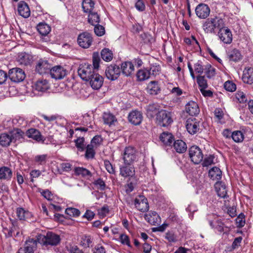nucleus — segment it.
<instances>
[{
  "label": "nucleus",
  "instance_id": "nucleus-25",
  "mask_svg": "<svg viewBox=\"0 0 253 253\" xmlns=\"http://www.w3.org/2000/svg\"><path fill=\"white\" fill-rule=\"evenodd\" d=\"M121 70L122 73L125 76H130L134 71V65L130 61H126L122 63Z\"/></svg>",
  "mask_w": 253,
  "mask_h": 253
},
{
  "label": "nucleus",
  "instance_id": "nucleus-1",
  "mask_svg": "<svg viewBox=\"0 0 253 253\" xmlns=\"http://www.w3.org/2000/svg\"><path fill=\"white\" fill-rule=\"evenodd\" d=\"M36 240L43 246L48 245L55 246L60 243L61 239L58 235L51 232H48L46 235H38Z\"/></svg>",
  "mask_w": 253,
  "mask_h": 253
},
{
  "label": "nucleus",
  "instance_id": "nucleus-5",
  "mask_svg": "<svg viewBox=\"0 0 253 253\" xmlns=\"http://www.w3.org/2000/svg\"><path fill=\"white\" fill-rule=\"evenodd\" d=\"M189 155L191 161L195 164H198L203 159V154L201 149L197 146H192L189 150Z\"/></svg>",
  "mask_w": 253,
  "mask_h": 253
},
{
  "label": "nucleus",
  "instance_id": "nucleus-54",
  "mask_svg": "<svg viewBox=\"0 0 253 253\" xmlns=\"http://www.w3.org/2000/svg\"><path fill=\"white\" fill-rule=\"evenodd\" d=\"M225 89L230 92L234 91L236 89V84L230 81H227L224 83V85Z\"/></svg>",
  "mask_w": 253,
  "mask_h": 253
},
{
  "label": "nucleus",
  "instance_id": "nucleus-20",
  "mask_svg": "<svg viewBox=\"0 0 253 253\" xmlns=\"http://www.w3.org/2000/svg\"><path fill=\"white\" fill-rule=\"evenodd\" d=\"M185 110L191 116H196L200 112L199 107L196 102L193 101H189L185 106Z\"/></svg>",
  "mask_w": 253,
  "mask_h": 253
},
{
  "label": "nucleus",
  "instance_id": "nucleus-44",
  "mask_svg": "<svg viewBox=\"0 0 253 253\" xmlns=\"http://www.w3.org/2000/svg\"><path fill=\"white\" fill-rule=\"evenodd\" d=\"M102 58L105 61H110L113 59L112 51L108 48H104L101 52Z\"/></svg>",
  "mask_w": 253,
  "mask_h": 253
},
{
  "label": "nucleus",
  "instance_id": "nucleus-50",
  "mask_svg": "<svg viewBox=\"0 0 253 253\" xmlns=\"http://www.w3.org/2000/svg\"><path fill=\"white\" fill-rule=\"evenodd\" d=\"M236 223L238 228L243 227L245 224V215L240 213L236 219Z\"/></svg>",
  "mask_w": 253,
  "mask_h": 253
},
{
  "label": "nucleus",
  "instance_id": "nucleus-45",
  "mask_svg": "<svg viewBox=\"0 0 253 253\" xmlns=\"http://www.w3.org/2000/svg\"><path fill=\"white\" fill-rule=\"evenodd\" d=\"M74 171L78 175H81L84 177L91 176V172L88 169L82 167L76 168Z\"/></svg>",
  "mask_w": 253,
  "mask_h": 253
},
{
  "label": "nucleus",
  "instance_id": "nucleus-47",
  "mask_svg": "<svg viewBox=\"0 0 253 253\" xmlns=\"http://www.w3.org/2000/svg\"><path fill=\"white\" fill-rule=\"evenodd\" d=\"M48 156L46 154L39 155L35 157V162L41 165H44L47 161Z\"/></svg>",
  "mask_w": 253,
  "mask_h": 253
},
{
  "label": "nucleus",
  "instance_id": "nucleus-31",
  "mask_svg": "<svg viewBox=\"0 0 253 253\" xmlns=\"http://www.w3.org/2000/svg\"><path fill=\"white\" fill-rule=\"evenodd\" d=\"M209 176L212 180L218 181L222 177V171L217 167H214L209 171Z\"/></svg>",
  "mask_w": 253,
  "mask_h": 253
},
{
  "label": "nucleus",
  "instance_id": "nucleus-62",
  "mask_svg": "<svg viewBox=\"0 0 253 253\" xmlns=\"http://www.w3.org/2000/svg\"><path fill=\"white\" fill-rule=\"evenodd\" d=\"M120 241L123 244H126L130 246V242L128 236L126 234H122L120 236Z\"/></svg>",
  "mask_w": 253,
  "mask_h": 253
},
{
  "label": "nucleus",
  "instance_id": "nucleus-53",
  "mask_svg": "<svg viewBox=\"0 0 253 253\" xmlns=\"http://www.w3.org/2000/svg\"><path fill=\"white\" fill-rule=\"evenodd\" d=\"M197 82L200 89L206 88L208 86L206 80L204 76H198Z\"/></svg>",
  "mask_w": 253,
  "mask_h": 253
},
{
  "label": "nucleus",
  "instance_id": "nucleus-36",
  "mask_svg": "<svg viewBox=\"0 0 253 253\" xmlns=\"http://www.w3.org/2000/svg\"><path fill=\"white\" fill-rule=\"evenodd\" d=\"M39 33L43 36L47 35L51 31L50 27L45 23H40L37 27Z\"/></svg>",
  "mask_w": 253,
  "mask_h": 253
},
{
  "label": "nucleus",
  "instance_id": "nucleus-43",
  "mask_svg": "<svg viewBox=\"0 0 253 253\" xmlns=\"http://www.w3.org/2000/svg\"><path fill=\"white\" fill-rule=\"evenodd\" d=\"M100 21V17L97 13L91 12L88 16V22L92 25H97Z\"/></svg>",
  "mask_w": 253,
  "mask_h": 253
},
{
  "label": "nucleus",
  "instance_id": "nucleus-38",
  "mask_svg": "<svg viewBox=\"0 0 253 253\" xmlns=\"http://www.w3.org/2000/svg\"><path fill=\"white\" fill-rule=\"evenodd\" d=\"M16 215L17 217L20 220H26V219L29 218L31 214V213L23 208H18L16 209Z\"/></svg>",
  "mask_w": 253,
  "mask_h": 253
},
{
  "label": "nucleus",
  "instance_id": "nucleus-27",
  "mask_svg": "<svg viewBox=\"0 0 253 253\" xmlns=\"http://www.w3.org/2000/svg\"><path fill=\"white\" fill-rule=\"evenodd\" d=\"M12 176L11 169L7 167L0 168V180H10Z\"/></svg>",
  "mask_w": 253,
  "mask_h": 253
},
{
  "label": "nucleus",
  "instance_id": "nucleus-48",
  "mask_svg": "<svg viewBox=\"0 0 253 253\" xmlns=\"http://www.w3.org/2000/svg\"><path fill=\"white\" fill-rule=\"evenodd\" d=\"M205 73L209 78L213 77L215 74V69L210 64H207L205 68Z\"/></svg>",
  "mask_w": 253,
  "mask_h": 253
},
{
  "label": "nucleus",
  "instance_id": "nucleus-4",
  "mask_svg": "<svg viewBox=\"0 0 253 253\" xmlns=\"http://www.w3.org/2000/svg\"><path fill=\"white\" fill-rule=\"evenodd\" d=\"M156 120L157 123L162 126H168L172 122L170 113L165 110H161L157 113Z\"/></svg>",
  "mask_w": 253,
  "mask_h": 253
},
{
  "label": "nucleus",
  "instance_id": "nucleus-19",
  "mask_svg": "<svg viewBox=\"0 0 253 253\" xmlns=\"http://www.w3.org/2000/svg\"><path fill=\"white\" fill-rule=\"evenodd\" d=\"M145 219L152 225H156L161 222V218L154 211H150L145 215Z\"/></svg>",
  "mask_w": 253,
  "mask_h": 253
},
{
  "label": "nucleus",
  "instance_id": "nucleus-10",
  "mask_svg": "<svg viewBox=\"0 0 253 253\" xmlns=\"http://www.w3.org/2000/svg\"><path fill=\"white\" fill-rule=\"evenodd\" d=\"M37 247V240L29 239L26 241L24 247L20 248L17 253H34Z\"/></svg>",
  "mask_w": 253,
  "mask_h": 253
},
{
  "label": "nucleus",
  "instance_id": "nucleus-28",
  "mask_svg": "<svg viewBox=\"0 0 253 253\" xmlns=\"http://www.w3.org/2000/svg\"><path fill=\"white\" fill-rule=\"evenodd\" d=\"M49 84L45 80H39L33 85L34 88L38 91H44L49 88Z\"/></svg>",
  "mask_w": 253,
  "mask_h": 253
},
{
  "label": "nucleus",
  "instance_id": "nucleus-9",
  "mask_svg": "<svg viewBox=\"0 0 253 253\" xmlns=\"http://www.w3.org/2000/svg\"><path fill=\"white\" fill-rule=\"evenodd\" d=\"M136 159L135 150L133 147L126 148L123 154V160L124 164H132Z\"/></svg>",
  "mask_w": 253,
  "mask_h": 253
},
{
  "label": "nucleus",
  "instance_id": "nucleus-33",
  "mask_svg": "<svg viewBox=\"0 0 253 253\" xmlns=\"http://www.w3.org/2000/svg\"><path fill=\"white\" fill-rule=\"evenodd\" d=\"M227 55L229 60L234 62L240 60L242 57L239 50L235 48L229 50L227 52Z\"/></svg>",
  "mask_w": 253,
  "mask_h": 253
},
{
  "label": "nucleus",
  "instance_id": "nucleus-63",
  "mask_svg": "<svg viewBox=\"0 0 253 253\" xmlns=\"http://www.w3.org/2000/svg\"><path fill=\"white\" fill-rule=\"evenodd\" d=\"M165 238L169 242H175L177 240L176 236L170 232H168L166 234Z\"/></svg>",
  "mask_w": 253,
  "mask_h": 253
},
{
  "label": "nucleus",
  "instance_id": "nucleus-37",
  "mask_svg": "<svg viewBox=\"0 0 253 253\" xmlns=\"http://www.w3.org/2000/svg\"><path fill=\"white\" fill-rule=\"evenodd\" d=\"M12 142L10 134L3 133L0 134V145L2 146H8Z\"/></svg>",
  "mask_w": 253,
  "mask_h": 253
},
{
  "label": "nucleus",
  "instance_id": "nucleus-2",
  "mask_svg": "<svg viewBox=\"0 0 253 253\" xmlns=\"http://www.w3.org/2000/svg\"><path fill=\"white\" fill-rule=\"evenodd\" d=\"M223 22L221 19L217 17L208 19L203 25V29L206 33H214L215 29L223 27Z\"/></svg>",
  "mask_w": 253,
  "mask_h": 253
},
{
  "label": "nucleus",
  "instance_id": "nucleus-39",
  "mask_svg": "<svg viewBox=\"0 0 253 253\" xmlns=\"http://www.w3.org/2000/svg\"><path fill=\"white\" fill-rule=\"evenodd\" d=\"M150 72L146 69L139 70L136 74L137 79L139 81L146 80L150 78Z\"/></svg>",
  "mask_w": 253,
  "mask_h": 253
},
{
  "label": "nucleus",
  "instance_id": "nucleus-40",
  "mask_svg": "<svg viewBox=\"0 0 253 253\" xmlns=\"http://www.w3.org/2000/svg\"><path fill=\"white\" fill-rule=\"evenodd\" d=\"M209 224L212 228H214L219 232L224 231V224L220 219H216L215 221H209Z\"/></svg>",
  "mask_w": 253,
  "mask_h": 253
},
{
  "label": "nucleus",
  "instance_id": "nucleus-18",
  "mask_svg": "<svg viewBox=\"0 0 253 253\" xmlns=\"http://www.w3.org/2000/svg\"><path fill=\"white\" fill-rule=\"evenodd\" d=\"M88 81H89V84L93 89H98L102 85L103 79L98 74L94 73Z\"/></svg>",
  "mask_w": 253,
  "mask_h": 253
},
{
  "label": "nucleus",
  "instance_id": "nucleus-26",
  "mask_svg": "<svg viewBox=\"0 0 253 253\" xmlns=\"http://www.w3.org/2000/svg\"><path fill=\"white\" fill-rule=\"evenodd\" d=\"M26 135L29 138H31L38 141H43L44 140L40 132L35 128L29 129L26 132Z\"/></svg>",
  "mask_w": 253,
  "mask_h": 253
},
{
  "label": "nucleus",
  "instance_id": "nucleus-35",
  "mask_svg": "<svg viewBox=\"0 0 253 253\" xmlns=\"http://www.w3.org/2000/svg\"><path fill=\"white\" fill-rule=\"evenodd\" d=\"M173 147L176 152L178 153H183L187 149L186 143L181 140H177L173 143Z\"/></svg>",
  "mask_w": 253,
  "mask_h": 253
},
{
  "label": "nucleus",
  "instance_id": "nucleus-52",
  "mask_svg": "<svg viewBox=\"0 0 253 253\" xmlns=\"http://www.w3.org/2000/svg\"><path fill=\"white\" fill-rule=\"evenodd\" d=\"M94 147L91 144L88 145L86 147L85 157L87 159L93 158L94 156L95 152L93 149Z\"/></svg>",
  "mask_w": 253,
  "mask_h": 253
},
{
  "label": "nucleus",
  "instance_id": "nucleus-42",
  "mask_svg": "<svg viewBox=\"0 0 253 253\" xmlns=\"http://www.w3.org/2000/svg\"><path fill=\"white\" fill-rule=\"evenodd\" d=\"M103 119L105 124L111 126L117 121L115 116L110 113H104Z\"/></svg>",
  "mask_w": 253,
  "mask_h": 253
},
{
  "label": "nucleus",
  "instance_id": "nucleus-3",
  "mask_svg": "<svg viewBox=\"0 0 253 253\" xmlns=\"http://www.w3.org/2000/svg\"><path fill=\"white\" fill-rule=\"evenodd\" d=\"M78 72L80 77L83 80L86 81H89V79L95 73L93 67L88 63L81 65L78 69Z\"/></svg>",
  "mask_w": 253,
  "mask_h": 253
},
{
  "label": "nucleus",
  "instance_id": "nucleus-22",
  "mask_svg": "<svg viewBox=\"0 0 253 253\" xmlns=\"http://www.w3.org/2000/svg\"><path fill=\"white\" fill-rule=\"evenodd\" d=\"M244 83L252 84H253V68L247 67L244 69L242 76Z\"/></svg>",
  "mask_w": 253,
  "mask_h": 253
},
{
  "label": "nucleus",
  "instance_id": "nucleus-57",
  "mask_svg": "<svg viewBox=\"0 0 253 253\" xmlns=\"http://www.w3.org/2000/svg\"><path fill=\"white\" fill-rule=\"evenodd\" d=\"M236 98L240 103L245 102L247 100L245 94L241 91H238L236 93Z\"/></svg>",
  "mask_w": 253,
  "mask_h": 253
},
{
  "label": "nucleus",
  "instance_id": "nucleus-21",
  "mask_svg": "<svg viewBox=\"0 0 253 253\" xmlns=\"http://www.w3.org/2000/svg\"><path fill=\"white\" fill-rule=\"evenodd\" d=\"M17 60L20 64L26 66L32 63L33 57L31 55L26 52H21L19 53Z\"/></svg>",
  "mask_w": 253,
  "mask_h": 253
},
{
  "label": "nucleus",
  "instance_id": "nucleus-56",
  "mask_svg": "<svg viewBox=\"0 0 253 253\" xmlns=\"http://www.w3.org/2000/svg\"><path fill=\"white\" fill-rule=\"evenodd\" d=\"M194 71L196 73L201 74L203 73L205 68L202 64V62L199 61L196 63L194 65Z\"/></svg>",
  "mask_w": 253,
  "mask_h": 253
},
{
  "label": "nucleus",
  "instance_id": "nucleus-11",
  "mask_svg": "<svg viewBox=\"0 0 253 253\" xmlns=\"http://www.w3.org/2000/svg\"><path fill=\"white\" fill-rule=\"evenodd\" d=\"M219 38L224 43L229 44L232 41V34L227 28L221 27L218 33Z\"/></svg>",
  "mask_w": 253,
  "mask_h": 253
},
{
  "label": "nucleus",
  "instance_id": "nucleus-13",
  "mask_svg": "<svg viewBox=\"0 0 253 253\" xmlns=\"http://www.w3.org/2000/svg\"><path fill=\"white\" fill-rule=\"evenodd\" d=\"M106 77L111 80L117 79L121 73L120 67L116 65H111L108 66L105 71Z\"/></svg>",
  "mask_w": 253,
  "mask_h": 253
},
{
  "label": "nucleus",
  "instance_id": "nucleus-64",
  "mask_svg": "<svg viewBox=\"0 0 253 253\" xmlns=\"http://www.w3.org/2000/svg\"><path fill=\"white\" fill-rule=\"evenodd\" d=\"M41 193L47 200L51 201L52 200L53 194L48 190H43Z\"/></svg>",
  "mask_w": 253,
  "mask_h": 253
},
{
  "label": "nucleus",
  "instance_id": "nucleus-7",
  "mask_svg": "<svg viewBox=\"0 0 253 253\" xmlns=\"http://www.w3.org/2000/svg\"><path fill=\"white\" fill-rule=\"evenodd\" d=\"M8 77L11 81L18 83L24 80L25 74L21 69L14 68L9 71Z\"/></svg>",
  "mask_w": 253,
  "mask_h": 253
},
{
  "label": "nucleus",
  "instance_id": "nucleus-61",
  "mask_svg": "<svg viewBox=\"0 0 253 253\" xmlns=\"http://www.w3.org/2000/svg\"><path fill=\"white\" fill-rule=\"evenodd\" d=\"M84 140L83 137H79L77 138L75 141L76 147L81 151H83L84 148Z\"/></svg>",
  "mask_w": 253,
  "mask_h": 253
},
{
  "label": "nucleus",
  "instance_id": "nucleus-23",
  "mask_svg": "<svg viewBox=\"0 0 253 253\" xmlns=\"http://www.w3.org/2000/svg\"><path fill=\"white\" fill-rule=\"evenodd\" d=\"M18 12L24 18L29 17L31 13L28 4L23 1H20L18 4Z\"/></svg>",
  "mask_w": 253,
  "mask_h": 253
},
{
  "label": "nucleus",
  "instance_id": "nucleus-15",
  "mask_svg": "<svg viewBox=\"0 0 253 253\" xmlns=\"http://www.w3.org/2000/svg\"><path fill=\"white\" fill-rule=\"evenodd\" d=\"M120 174L124 177H132L135 174L134 167L132 164H123L120 166Z\"/></svg>",
  "mask_w": 253,
  "mask_h": 253
},
{
  "label": "nucleus",
  "instance_id": "nucleus-30",
  "mask_svg": "<svg viewBox=\"0 0 253 253\" xmlns=\"http://www.w3.org/2000/svg\"><path fill=\"white\" fill-rule=\"evenodd\" d=\"M216 192L219 197L225 198L227 195V191L225 184L221 182H216L214 185Z\"/></svg>",
  "mask_w": 253,
  "mask_h": 253
},
{
  "label": "nucleus",
  "instance_id": "nucleus-46",
  "mask_svg": "<svg viewBox=\"0 0 253 253\" xmlns=\"http://www.w3.org/2000/svg\"><path fill=\"white\" fill-rule=\"evenodd\" d=\"M233 140L236 142H241L244 139V134L239 130L234 131L231 134Z\"/></svg>",
  "mask_w": 253,
  "mask_h": 253
},
{
  "label": "nucleus",
  "instance_id": "nucleus-29",
  "mask_svg": "<svg viewBox=\"0 0 253 253\" xmlns=\"http://www.w3.org/2000/svg\"><path fill=\"white\" fill-rule=\"evenodd\" d=\"M147 91L152 95H156L160 91V87L156 81L150 82L147 85Z\"/></svg>",
  "mask_w": 253,
  "mask_h": 253
},
{
  "label": "nucleus",
  "instance_id": "nucleus-8",
  "mask_svg": "<svg viewBox=\"0 0 253 253\" xmlns=\"http://www.w3.org/2000/svg\"><path fill=\"white\" fill-rule=\"evenodd\" d=\"M51 65L46 60L40 59L36 63L35 71L40 75H43L49 72Z\"/></svg>",
  "mask_w": 253,
  "mask_h": 253
},
{
  "label": "nucleus",
  "instance_id": "nucleus-17",
  "mask_svg": "<svg viewBox=\"0 0 253 253\" xmlns=\"http://www.w3.org/2000/svg\"><path fill=\"white\" fill-rule=\"evenodd\" d=\"M128 121L134 125H139L142 120V113L137 110H133L128 115Z\"/></svg>",
  "mask_w": 253,
  "mask_h": 253
},
{
  "label": "nucleus",
  "instance_id": "nucleus-32",
  "mask_svg": "<svg viewBox=\"0 0 253 253\" xmlns=\"http://www.w3.org/2000/svg\"><path fill=\"white\" fill-rule=\"evenodd\" d=\"M11 136L12 142H21L23 139L24 132L21 129H14L10 133Z\"/></svg>",
  "mask_w": 253,
  "mask_h": 253
},
{
  "label": "nucleus",
  "instance_id": "nucleus-6",
  "mask_svg": "<svg viewBox=\"0 0 253 253\" xmlns=\"http://www.w3.org/2000/svg\"><path fill=\"white\" fill-rule=\"evenodd\" d=\"M78 44L84 48H89L93 42L91 34L87 32H84L78 36L77 40Z\"/></svg>",
  "mask_w": 253,
  "mask_h": 253
},
{
  "label": "nucleus",
  "instance_id": "nucleus-55",
  "mask_svg": "<svg viewBox=\"0 0 253 253\" xmlns=\"http://www.w3.org/2000/svg\"><path fill=\"white\" fill-rule=\"evenodd\" d=\"M146 110L148 115H149L150 117H153L154 114L157 112V107L155 104H150L147 106Z\"/></svg>",
  "mask_w": 253,
  "mask_h": 253
},
{
  "label": "nucleus",
  "instance_id": "nucleus-51",
  "mask_svg": "<svg viewBox=\"0 0 253 253\" xmlns=\"http://www.w3.org/2000/svg\"><path fill=\"white\" fill-rule=\"evenodd\" d=\"M65 212L71 216H78L80 214L79 210L74 208H68L66 209Z\"/></svg>",
  "mask_w": 253,
  "mask_h": 253
},
{
  "label": "nucleus",
  "instance_id": "nucleus-14",
  "mask_svg": "<svg viewBox=\"0 0 253 253\" xmlns=\"http://www.w3.org/2000/svg\"><path fill=\"white\" fill-rule=\"evenodd\" d=\"M211 10L209 6L204 3L198 4L195 8L197 16L201 19L207 18L210 13Z\"/></svg>",
  "mask_w": 253,
  "mask_h": 253
},
{
  "label": "nucleus",
  "instance_id": "nucleus-59",
  "mask_svg": "<svg viewBox=\"0 0 253 253\" xmlns=\"http://www.w3.org/2000/svg\"><path fill=\"white\" fill-rule=\"evenodd\" d=\"M149 71L150 72V75L156 76L160 72L161 67L159 65H153L151 66Z\"/></svg>",
  "mask_w": 253,
  "mask_h": 253
},
{
  "label": "nucleus",
  "instance_id": "nucleus-60",
  "mask_svg": "<svg viewBox=\"0 0 253 253\" xmlns=\"http://www.w3.org/2000/svg\"><path fill=\"white\" fill-rule=\"evenodd\" d=\"M102 141V139L99 135L95 136L91 140L90 144L94 147H97Z\"/></svg>",
  "mask_w": 253,
  "mask_h": 253
},
{
  "label": "nucleus",
  "instance_id": "nucleus-12",
  "mask_svg": "<svg viewBox=\"0 0 253 253\" xmlns=\"http://www.w3.org/2000/svg\"><path fill=\"white\" fill-rule=\"evenodd\" d=\"M136 208L140 211L145 212L149 209V204L147 199L143 195H139L134 200Z\"/></svg>",
  "mask_w": 253,
  "mask_h": 253
},
{
  "label": "nucleus",
  "instance_id": "nucleus-16",
  "mask_svg": "<svg viewBox=\"0 0 253 253\" xmlns=\"http://www.w3.org/2000/svg\"><path fill=\"white\" fill-rule=\"evenodd\" d=\"M49 72L51 77L56 80L61 79L66 75V70L61 66H56L50 68Z\"/></svg>",
  "mask_w": 253,
  "mask_h": 253
},
{
  "label": "nucleus",
  "instance_id": "nucleus-58",
  "mask_svg": "<svg viewBox=\"0 0 253 253\" xmlns=\"http://www.w3.org/2000/svg\"><path fill=\"white\" fill-rule=\"evenodd\" d=\"M94 26V30L95 34L98 36H103L105 33L104 28L101 25H98V24Z\"/></svg>",
  "mask_w": 253,
  "mask_h": 253
},
{
  "label": "nucleus",
  "instance_id": "nucleus-34",
  "mask_svg": "<svg viewBox=\"0 0 253 253\" xmlns=\"http://www.w3.org/2000/svg\"><path fill=\"white\" fill-rule=\"evenodd\" d=\"M161 141L166 145L170 146L173 141V136L171 133L164 132L160 137Z\"/></svg>",
  "mask_w": 253,
  "mask_h": 253
},
{
  "label": "nucleus",
  "instance_id": "nucleus-49",
  "mask_svg": "<svg viewBox=\"0 0 253 253\" xmlns=\"http://www.w3.org/2000/svg\"><path fill=\"white\" fill-rule=\"evenodd\" d=\"M92 241L89 236L83 235L81 240V245L84 248H87L91 243Z\"/></svg>",
  "mask_w": 253,
  "mask_h": 253
},
{
  "label": "nucleus",
  "instance_id": "nucleus-24",
  "mask_svg": "<svg viewBox=\"0 0 253 253\" xmlns=\"http://www.w3.org/2000/svg\"><path fill=\"white\" fill-rule=\"evenodd\" d=\"M186 126L189 133L193 134L199 130V123L196 121L195 119H188Z\"/></svg>",
  "mask_w": 253,
  "mask_h": 253
},
{
  "label": "nucleus",
  "instance_id": "nucleus-41",
  "mask_svg": "<svg viewBox=\"0 0 253 253\" xmlns=\"http://www.w3.org/2000/svg\"><path fill=\"white\" fill-rule=\"evenodd\" d=\"M94 3L92 0H84L82 2V8L84 12L90 13L92 11Z\"/></svg>",
  "mask_w": 253,
  "mask_h": 253
}]
</instances>
